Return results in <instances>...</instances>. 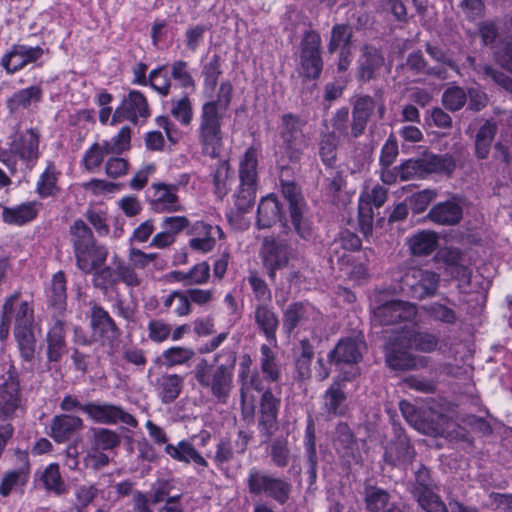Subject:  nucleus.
I'll list each match as a JSON object with an SVG mask.
<instances>
[{
    "label": "nucleus",
    "instance_id": "nucleus-3",
    "mask_svg": "<svg viewBox=\"0 0 512 512\" xmlns=\"http://www.w3.org/2000/svg\"><path fill=\"white\" fill-rule=\"evenodd\" d=\"M71 242L74 248L77 267L85 274L102 267L107 259L105 246L98 245L91 229L82 220L70 227Z\"/></svg>",
    "mask_w": 512,
    "mask_h": 512
},
{
    "label": "nucleus",
    "instance_id": "nucleus-34",
    "mask_svg": "<svg viewBox=\"0 0 512 512\" xmlns=\"http://www.w3.org/2000/svg\"><path fill=\"white\" fill-rule=\"evenodd\" d=\"M184 386V377L178 374H163L157 380L159 395L163 402L174 401L181 393Z\"/></svg>",
    "mask_w": 512,
    "mask_h": 512
},
{
    "label": "nucleus",
    "instance_id": "nucleus-47",
    "mask_svg": "<svg viewBox=\"0 0 512 512\" xmlns=\"http://www.w3.org/2000/svg\"><path fill=\"white\" fill-rule=\"evenodd\" d=\"M12 316H14L15 322L14 331L30 329L33 327V308L28 301H21L19 298L17 304L13 307Z\"/></svg>",
    "mask_w": 512,
    "mask_h": 512
},
{
    "label": "nucleus",
    "instance_id": "nucleus-62",
    "mask_svg": "<svg viewBox=\"0 0 512 512\" xmlns=\"http://www.w3.org/2000/svg\"><path fill=\"white\" fill-rule=\"evenodd\" d=\"M131 130L129 127L124 126L120 129L118 134L111 140V142L104 141L105 149L113 154H120L127 150L130 146Z\"/></svg>",
    "mask_w": 512,
    "mask_h": 512
},
{
    "label": "nucleus",
    "instance_id": "nucleus-13",
    "mask_svg": "<svg viewBox=\"0 0 512 512\" xmlns=\"http://www.w3.org/2000/svg\"><path fill=\"white\" fill-rule=\"evenodd\" d=\"M416 315V305L401 300H392L373 310V321L379 325H392L397 322L412 323Z\"/></svg>",
    "mask_w": 512,
    "mask_h": 512
},
{
    "label": "nucleus",
    "instance_id": "nucleus-53",
    "mask_svg": "<svg viewBox=\"0 0 512 512\" xmlns=\"http://www.w3.org/2000/svg\"><path fill=\"white\" fill-rule=\"evenodd\" d=\"M93 443L96 450L113 449L120 443V437L116 432L105 428L93 429Z\"/></svg>",
    "mask_w": 512,
    "mask_h": 512
},
{
    "label": "nucleus",
    "instance_id": "nucleus-15",
    "mask_svg": "<svg viewBox=\"0 0 512 512\" xmlns=\"http://www.w3.org/2000/svg\"><path fill=\"white\" fill-rule=\"evenodd\" d=\"M252 359L249 355H244L239 364L238 378L240 382V396L243 414L253 415L254 396L249 394L250 389L256 391L262 390V380L257 371L251 370Z\"/></svg>",
    "mask_w": 512,
    "mask_h": 512
},
{
    "label": "nucleus",
    "instance_id": "nucleus-45",
    "mask_svg": "<svg viewBox=\"0 0 512 512\" xmlns=\"http://www.w3.org/2000/svg\"><path fill=\"white\" fill-rule=\"evenodd\" d=\"M28 481V468L8 471L0 483V494L8 496L14 489L24 486Z\"/></svg>",
    "mask_w": 512,
    "mask_h": 512
},
{
    "label": "nucleus",
    "instance_id": "nucleus-46",
    "mask_svg": "<svg viewBox=\"0 0 512 512\" xmlns=\"http://www.w3.org/2000/svg\"><path fill=\"white\" fill-rule=\"evenodd\" d=\"M59 173L53 164H49L45 171L41 174L36 191L42 197H49L58 191L57 181Z\"/></svg>",
    "mask_w": 512,
    "mask_h": 512
},
{
    "label": "nucleus",
    "instance_id": "nucleus-18",
    "mask_svg": "<svg viewBox=\"0 0 512 512\" xmlns=\"http://www.w3.org/2000/svg\"><path fill=\"white\" fill-rule=\"evenodd\" d=\"M462 217V203L455 197L434 205L428 213V218L439 225H455L461 221Z\"/></svg>",
    "mask_w": 512,
    "mask_h": 512
},
{
    "label": "nucleus",
    "instance_id": "nucleus-2",
    "mask_svg": "<svg viewBox=\"0 0 512 512\" xmlns=\"http://www.w3.org/2000/svg\"><path fill=\"white\" fill-rule=\"evenodd\" d=\"M40 137L36 128L15 130L0 147V161L13 173L32 169L40 156Z\"/></svg>",
    "mask_w": 512,
    "mask_h": 512
},
{
    "label": "nucleus",
    "instance_id": "nucleus-57",
    "mask_svg": "<svg viewBox=\"0 0 512 512\" xmlns=\"http://www.w3.org/2000/svg\"><path fill=\"white\" fill-rule=\"evenodd\" d=\"M149 83L160 95L167 96L169 94L171 81L164 66L150 72Z\"/></svg>",
    "mask_w": 512,
    "mask_h": 512
},
{
    "label": "nucleus",
    "instance_id": "nucleus-17",
    "mask_svg": "<svg viewBox=\"0 0 512 512\" xmlns=\"http://www.w3.org/2000/svg\"><path fill=\"white\" fill-rule=\"evenodd\" d=\"M44 51L41 47H31L15 44L3 55L1 65L8 73H14L42 57Z\"/></svg>",
    "mask_w": 512,
    "mask_h": 512
},
{
    "label": "nucleus",
    "instance_id": "nucleus-31",
    "mask_svg": "<svg viewBox=\"0 0 512 512\" xmlns=\"http://www.w3.org/2000/svg\"><path fill=\"white\" fill-rule=\"evenodd\" d=\"M196 353L193 348L187 346H170L163 350L156 360L166 368L189 365Z\"/></svg>",
    "mask_w": 512,
    "mask_h": 512
},
{
    "label": "nucleus",
    "instance_id": "nucleus-40",
    "mask_svg": "<svg viewBox=\"0 0 512 512\" xmlns=\"http://www.w3.org/2000/svg\"><path fill=\"white\" fill-rule=\"evenodd\" d=\"M496 132V123L489 120L485 121L480 127L475 137V155L477 158L486 159L488 157Z\"/></svg>",
    "mask_w": 512,
    "mask_h": 512
},
{
    "label": "nucleus",
    "instance_id": "nucleus-16",
    "mask_svg": "<svg viewBox=\"0 0 512 512\" xmlns=\"http://www.w3.org/2000/svg\"><path fill=\"white\" fill-rule=\"evenodd\" d=\"M150 116V109L146 97L139 91L133 90L122 100L114 111L110 124L116 125L123 120L137 123L139 118L146 119Z\"/></svg>",
    "mask_w": 512,
    "mask_h": 512
},
{
    "label": "nucleus",
    "instance_id": "nucleus-50",
    "mask_svg": "<svg viewBox=\"0 0 512 512\" xmlns=\"http://www.w3.org/2000/svg\"><path fill=\"white\" fill-rule=\"evenodd\" d=\"M22 358L30 362L35 355L36 340L32 328L14 331Z\"/></svg>",
    "mask_w": 512,
    "mask_h": 512
},
{
    "label": "nucleus",
    "instance_id": "nucleus-56",
    "mask_svg": "<svg viewBox=\"0 0 512 512\" xmlns=\"http://www.w3.org/2000/svg\"><path fill=\"white\" fill-rule=\"evenodd\" d=\"M291 223L296 233L303 239H310L313 236V228L306 216V208L290 212Z\"/></svg>",
    "mask_w": 512,
    "mask_h": 512
},
{
    "label": "nucleus",
    "instance_id": "nucleus-49",
    "mask_svg": "<svg viewBox=\"0 0 512 512\" xmlns=\"http://www.w3.org/2000/svg\"><path fill=\"white\" fill-rule=\"evenodd\" d=\"M48 298L52 306L59 310L64 308L66 303V280L62 272H58L53 276Z\"/></svg>",
    "mask_w": 512,
    "mask_h": 512
},
{
    "label": "nucleus",
    "instance_id": "nucleus-33",
    "mask_svg": "<svg viewBox=\"0 0 512 512\" xmlns=\"http://www.w3.org/2000/svg\"><path fill=\"white\" fill-rule=\"evenodd\" d=\"M438 236L433 231H420L408 239L411 253L415 256L431 254L437 247Z\"/></svg>",
    "mask_w": 512,
    "mask_h": 512
},
{
    "label": "nucleus",
    "instance_id": "nucleus-60",
    "mask_svg": "<svg viewBox=\"0 0 512 512\" xmlns=\"http://www.w3.org/2000/svg\"><path fill=\"white\" fill-rule=\"evenodd\" d=\"M171 114L184 125H188L191 122L193 112L188 96L172 101Z\"/></svg>",
    "mask_w": 512,
    "mask_h": 512
},
{
    "label": "nucleus",
    "instance_id": "nucleus-29",
    "mask_svg": "<svg viewBox=\"0 0 512 512\" xmlns=\"http://www.w3.org/2000/svg\"><path fill=\"white\" fill-rule=\"evenodd\" d=\"M91 326L94 334L102 338L113 340L118 335L115 322L109 316L108 312L98 305L92 307Z\"/></svg>",
    "mask_w": 512,
    "mask_h": 512
},
{
    "label": "nucleus",
    "instance_id": "nucleus-1",
    "mask_svg": "<svg viewBox=\"0 0 512 512\" xmlns=\"http://www.w3.org/2000/svg\"><path fill=\"white\" fill-rule=\"evenodd\" d=\"M438 345V338L430 333L415 332L405 324L397 335L390 339L385 347L386 362L394 370H409L416 367V359L410 349L431 352Z\"/></svg>",
    "mask_w": 512,
    "mask_h": 512
},
{
    "label": "nucleus",
    "instance_id": "nucleus-8",
    "mask_svg": "<svg viewBox=\"0 0 512 512\" xmlns=\"http://www.w3.org/2000/svg\"><path fill=\"white\" fill-rule=\"evenodd\" d=\"M440 281L436 272L410 268L401 279V288L413 298L423 299L435 295Z\"/></svg>",
    "mask_w": 512,
    "mask_h": 512
},
{
    "label": "nucleus",
    "instance_id": "nucleus-9",
    "mask_svg": "<svg viewBox=\"0 0 512 512\" xmlns=\"http://www.w3.org/2000/svg\"><path fill=\"white\" fill-rule=\"evenodd\" d=\"M400 409L407 422L423 434L450 436L455 426L453 421L443 415H433L430 420L423 419L407 402H401Z\"/></svg>",
    "mask_w": 512,
    "mask_h": 512
},
{
    "label": "nucleus",
    "instance_id": "nucleus-44",
    "mask_svg": "<svg viewBox=\"0 0 512 512\" xmlns=\"http://www.w3.org/2000/svg\"><path fill=\"white\" fill-rule=\"evenodd\" d=\"M421 162L423 170L428 173L451 174L456 167L454 158L449 154L428 155Z\"/></svg>",
    "mask_w": 512,
    "mask_h": 512
},
{
    "label": "nucleus",
    "instance_id": "nucleus-11",
    "mask_svg": "<svg viewBox=\"0 0 512 512\" xmlns=\"http://www.w3.org/2000/svg\"><path fill=\"white\" fill-rule=\"evenodd\" d=\"M81 410L96 423L113 425L121 422L130 427H137L138 421L122 407L110 403L89 402Z\"/></svg>",
    "mask_w": 512,
    "mask_h": 512
},
{
    "label": "nucleus",
    "instance_id": "nucleus-10",
    "mask_svg": "<svg viewBox=\"0 0 512 512\" xmlns=\"http://www.w3.org/2000/svg\"><path fill=\"white\" fill-rule=\"evenodd\" d=\"M305 125V120L291 113L281 117L280 136L292 161L299 159L300 151L306 146Z\"/></svg>",
    "mask_w": 512,
    "mask_h": 512
},
{
    "label": "nucleus",
    "instance_id": "nucleus-36",
    "mask_svg": "<svg viewBox=\"0 0 512 512\" xmlns=\"http://www.w3.org/2000/svg\"><path fill=\"white\" fill-rule=\"evenodd\" d=\"M383 61L382 55L376 48L365 46L360 60L359 77L365 81L372 79L383 65Z\"/></svg>",
    "mask_w": 512,
    "mask_h": 512
},
{
    "label": "nucleus",
    "instance_id": "nucleus-21",
    "mask_svg": "<svg viewBox=\"0 0 512 512\" xmlns=\"http://www.w3.org/2000/svg\"><path fill=\"white\" fill-rule=\"evenodd\" d=\"M254 320L270 344L277 348L276 332L279 326L278 315L266 304H258L254 311Z\"/></svg>",
    "mask_w": 512,
    "mask_h": 512
},
{
    "label": "nucleus",
    "instance_id": "nucleus-19",
    "mask_svg": "<svg viewBox=\"0 0 512 512\" xmlns=\"http://www.w3.org/2000/svg\"><path fill=\"white\" fill-rule=\"evenodd\" d=\"M365 343L360 338H347L339 341L329 353V358L336 364H356L362 358Z\"/></svg>",
    "mask_w": 512,
    "mask_h": 512
},
{
    "label": "nucleus",
    "instance_id": "nucleus-58",
    "mask_svg": "<svg viewBox=\"0 0 512 512\" xmlns=\"http://www.w3.org/2000/svg\"><path fill=\"white\" fill-rule=\"evenodd\" d=\"M105 143H95L85 153L83 162L88 170H94L102 163L104 156L111 152L105 149Z\"/></svg>",
    "mask_w": 512,
    "mask_h": 512
},
{
    "label": "nucleus",
    "instance_id": "nucleus-23",
    "mask_svg": "<svg viewBox=\"0 0 512 512\" xmlns=\"http://www.w3.org/2000/svg\"><path fill=\"white\" fill-rule=\"evenodd\" d=\"M261 254L263 263L271 277H274L277 269L285 267L288 263L287 247L277 244L274 240L266 239L264 241Z\"/></svg>",
    "mask_w": 512,
    "mask_h": 512
},
{
    "label": "nucleus",
    "instance_id": "nucleus-6",
    "mask_svg": "<svg viewBox=\"0 0 512 512\" xmlns=\"http://www.w3.org/2000/svg\"><path fill=\"white\" fill-rule=\"evenodd\" d=\"M190 177L181 174L174 183L153 182L149 188L148 204L152 211L159 214H172L185 211L178 192L186 187Z\"/></svg>",
    "mask_w": 512,
    "mask_h": 512
},
{
    "label": "nucleus",
    "instance_id": "nucleus-35",
    "mask_svg": "<svg viewBox=\"0 0 512 512\" xmlns=\"http://www.w3.org/2000/svg\"><path fill=\"white\" fill-rule=\"evenodd\" d=\"M42 97V90L39 86H31L15 92L7 101L11 112H18L29 108L32 104L38 103Z\"/></svg>",
    "mask_w": 512,
    "mask_h": 512
},
{
    "label": "nucleus",
    "instance_id": "nucleus-59",
    "mask_svg": "<svg viewBox=\"0 0 512 512\" xmlns=\"http://www.w3.org/2000/svg\"><path fill=\"white\" fill-rule=\"evenodd\" d=\"M359 224L361 232L367 237L372 234L374 214L372 205L360 197L358 206Z\"/></svg>",
    "mask_w": 512,
    "mask_h": 512
},
{
    "label": "nucleus",
    "instance_id": "nucleus-63",
    "mask_svg": "<svg viewBox=\"0 0 512 512\" xmlns=\"http://www.w3.org/2000/svg\"><path fill=\"white\" fill-rule=\"evenodd\" d=\"M442 102L447 109L457 111L466 103V94L462 88L452 87L444 92Z\"/></svg>",
    "mask_w": 512,
    "mask_h": 512
},
{
    "label": "nucleus",
    "instance_id": "nucleus-14",
    "mask_svg": "<svg viewBox=\"0 0 512 512\" xmlns=\"http://www.w3.org/2000/svg\"><path fill=\"white\" fill-rule=\"evenodd\" d=\"M321 37L315 31H307L301 41V73L315 79L322 71V59L320 56Z\"/></svg>",
    "mask_w": 512,
    "mask_h": 512
},
{
    "label": "nucleus",
    "instance_id": "nucleus-64",
    "mask_svg": "<svg viewBox=\"0 0 512 512\" xmlns=\"http://www.w3.org/2000/svg\"><path fill=\"white\" fill-rule=\"evenodd\" d=\"M171 76L184 88H194L195 82L188 71V64L183 60L175 61L171 65Z\"/></svg>",
    "mask_w": 512,
    "mask_h": 512
},
{
    "label": "nucleus",
    "instance_id": "nucleus-26",
    "mask_svg": "<svg viewBox=\"0 0 512 512\" xmlns=\"http://www.w3.org/2000/svg\"><path fill=\"white\" fill-rule=\"evenodd\" d=\"M47 357L50 362H58L67 352L64 323L57 320L47 333Z\"/></svg>",
    "mask_w": 512,
    "mask_h": 512
},
{
    "label": "nucleus",
    "instance_id": "nucleus-7",
    "mask_svg": "<svg viewBox=\"0 0 512 512\" xmlns=\"http://www.w3.org/2000/svg\"><path fill=\"white\" fill-rule=\"evenodd\" d=\"M222 118V114L215 111L213 104H203L197 137L202 154L210 158L218 157L223 146Z\"/></svg>",
    "mask_w": 512,
    "mask_h": 512
},
{
    "label": "nucleus",
    "instance_id": "nucleus-4",
    "mask_svg": "<svg viewBox=\"0 0 512 512\" xmlns=\"http://www.w3.org/2000/svg\"><path fill=\"white\" fill-rule=\"evenodd\" d=\"M193 373L199 386L207 389L218 402L225 404L228 401L233 388V364L213 366L201 359Z\"/></svg>",
    "mask_w": 512,
    "mask_h": 512
},
{
    "label": "nucleus",
    "instance_id": "nucleus-22",
    "mask_svg": "<svg viewBox=\"0 0 512 512\" xmlns=\"http://www.w3.org/2000/svg\"><path fill=\"white\" fill-rule=\"evenodd\" d=\"M83 428V421L77 416L62 414L55 416L50 425V436L59 443L69 440Z\"/></svg>",
    "mask_w": 512,
    "mask_h": 512
},
{
    "label": "nucleus",
    "instance_id": "nucleus-52",
    "mask_svg": "<svg viewBox=\"0 0 512 512\" xmlns=\"http://www.w3.org/2000/svg\"><path fill=\"white\" fill-rule=\"evenodd\" d=\"M19 296H21L20 292H14L12 295L7 297L2 306V316L0 321V339L5 340L10 331V323L12 320V312L14 305L17 304Z\"/></svg>",
    "mask_w": 512,
    "mask_h": 512
},
{
    "label": "nucleus",
    "instance_id": "nucleus-55",
    "mask_svg": "<svg viewBox=\"0 0 512 512\" xmlns=\"http://www.w3.org/2000/svg\"><path fill=\"white\" fill-rule=\"evenodd\" d=\"M351 28L344 24L335 25L331 32V39L328 45L329 52L333 53L341 48L345 50L351 39Z\"/></svg>",
    "mask_w": 512,
    "mask_h": 512
},
{
    "label": "nucleus",
    "instance_id": "nucleus-5",
    "mask_svg": "<svg viewBox=\"0 0 512 512\" xmlns=\"http://www.w3.org/2000/svg\"><path fill=\"white\" fill-rule=\"evenodd\" d=\"M245 484L250 495L266 497L284 505L290 498L292 484L264 469L252 467L248 470Z\"/></svg>",
    "mask_w": 512,
    "mask_h": 512
},
{
    "label": "nucleus",
    "instance_id": "nucleus-28",
    "mask_svg": "<svg viewBox=\"0 0 512 512\" xmlns=\"http://www.w3.org/2000/svg\"><path fill=\"white\" fill-rule=\"evenodd\" d=\"M41 204L36 201L23 203L14 208L4 207L2 212L3 221L13 225H23L36 218Z\"/></svg>",
    "mask_w": 512,
    "mask_h": 512
},
{
    "label": "nucleus",
    "instance_id": "nucleus-30",
    "mask_svg": "<svg viewBox=\"0 0 512 512\" xmlns=\"http://www.w3.org/2000/svg\"><path fill=\"white\" fill-rule=\"evenodd\" d=\"M20 407L19 384L9 379L0 386V415L9 417Z\"/></svg>",
    "mask_w": 512,
    "mask_h": 512
},
{
    "label": "nucleus",
    "instance_id": "nucleus-27",
    "mask_svg": "<svg viewBox=\"0 0 512 512\" xmlns=\"http://www.w3.org/2000/svg\"><path fill=\"white\" fill-rule=\"evenodd\" d=\"M436 259L446 265L447 271L452 277L468 280L469 269L462 263V253L455 248H443L437 252Z\"/></svg>",
    "mask_w": 512,
    "mask_h": 512
},
{
    "label": "nucleus",
    "instance_id": "nucleus-25",
    "mask_svg": "<svg viewBox=\"0 0 512 512\" xmlns=\"http://www.w3.org/2000/svg\"><path fill=\"white\" fill-rule=\"evenodd\" d=\"M165 452L173 460L189 464H194L206 468L208 466L205 458L195 449L191 442L187 440H181L177 444H167L165 446Z\"/></svg>",
    "mask_w": 512,
    "mask_h": 512
},
{
    "label": "nucleus",
    "instance_id": "nucleus-41",
    "mask_svg": "<svg viewBox=\"0 0 512 512\" xmlns=\"http://www.w3.org/2000/svg\"><path fill=\"white\" fill-rule=\"evenodd\" d=\"M114 273L116 278H112V270L110 268H104L99 275L105 278L107 276H111V279L109 280V283L111 284H115L116 282H123L129 287H137L142 282V279L136 273L135 268L125 263L118 264Z\"/></svg>",
    "mask_w": 512,
    "mask_h": 512
},
{
    "label": "nucleus",
    "instance_id": "nucleus-32",
    "mask_svg": "<svg viewBox=\"0 0 512 512\" xmlns=\"http://www.w3.org/2000/svg\"><path fill=\"white\" fill-rule=\"evenodd\" d=\"M171 277L185 286L203 285L210 279V266L207 262H200L188 271H173Z\"/></svg>",
    "mask_w": 512,
    "mask_h": 512
},
{
    "label": "nucleus",
    "instance_id": "nucleus-43",
    "mask_svg": "<svg viewBox=\"0 0 512 512\" xmlns=\"http://www.w3.org/2000/svg\"><path fill=\"white\" fill-rule=\"evenodd\" d=\"M414 494L419 505L426 512H448V509L441 498L427 486H416Z\"/></svg>",
    "mask_w": 512,
    "mask_h": 512
},
{
    "label": "nucleus",
    "instance_id": "nucleus-39",
    "mask_svg": "<svg viewBox=\"0 0 512 512\" xmlns=\"http://www.w3.org/2000/svg\"><path fill=\"white\" fill-rule=\"evenodd\" d=\"M312 310V307L300 302L290 304L283 313V330L290 334L308 318Z\"/></svg>",
    "mask_w": 512,
    "mask_h": 512
},
{
    "label": "nucleus",
    "instance_id": "nucleus-37",
    "mask_svg": "<svg viewBox=\"0 0 512 512\" xmlns=\"http://www.w3.org/2000/svg\"><path fill=\"white\" fill-rule=\"evenodd\" d=\"M281 219V209L275 196H267L258 206V225L267 228Z\"/></svg>",
    "mask_w": 512,
    "mask_h": 512
},
{
    "label": "nucleus",
    "instance_id": "nucleus-12",
    "mask_svg": "<svg viewBox=\"0 0 512 512\" xmlns=\"http://www.w3.org/2000/svg\"><path fill=\"white\" fill-rule=\"evenodd\" d=\"M358 368H353L350 377L345 376L343 379H336L322 396V415L326 419L342 416L347 411V396L345 393V384L347 380L358 375Z\"/></svg>",
    "mask_w": 512,
    "mask_h": 512
},
{
    "label": "nucleus",
    "instance_id": "nucleus-61",
    "mask_svg": "<svg viewBox=\"0 0 512 512\" xmlns=\"http://www.w3.org/2000/svg\"><path fill=\"white\" fill-rule=\"evenodd\" d=\"M282 193L285 199L289 202V210L305 209L306 204L300 193L299 188L293 182H284L282 184Z\"/></svg>",
    "mask_w": 512,
    "mask_h": 512
},
{
    "label": "nucleus",
    "instance_id": "nucleus-24",
    "mask_svg": "<svg viewBox=\"0 0 512 512\" xmlns=\"http://www.w3.org/2000/svg\"><path fill=\"white\" fill-rule=\"evenodd\" d=\"M258 150L249 147L239 160V178L240 185L246 186L250 191L252 187L256 188L258 179Z\"/></svg>",
    "mask_w": 512,
    "mask_h": 512
},
{
    "label": "nucleus",
    "instance_id": "nucleus-38",
    "mask_svg": "<svg viewBox=\"0 0 512 512\" xmlns=\"http://www.w3.org/2000/svg\"><path fill=\"white\" fill-rule=\"evenodd\" d=\"M260 367L266 380L276 382L280 378L281 368L277 360V353L269 345L260 347Z\"/></svg>",
    "mask_w": 512,
    "mask_h": 512
},
{
    "label": "nucleus",
    "instance_id": "nucleus-42",
    "mask_svg": "<svg viewBox=\"0 0 512 512\" xmlns=\"http://www.w3.org/2000/svg\"><path fill=\"white\" fill-rule=\"evenodd\" d=\"M387 461L393 465L410 463L414 457V450L406 438L398 440L387 447L385 452Z\"/></svg>",
    "mask_w": 512,
    "mask_h": 512
},
{
    "label": "nucleus",
    "instance_id": "nucleus-20",
    "mask_svg": "<svg viewBox=\"0 0 512 512\" xmlns=\"http://www.w3.org/2000/svg\"><path fill=\"white\" fill-rule=\"evenodd\" d=\"M280 398L266 390L260 401L259 427L267 436L272 435L277 426V415L280 406Z\"/></svg>",
    "mask_w": 512,
    "mask_h": 512
},
{
    "label": "nucleus",
    "instance_id": "nucleus-51",
    "mask_svg": "<svg viewBox=\"0 0 512 512\" xmlns=\"http://www.w3.org/2000/svg\"><path fill=\"white\" fill-rule=\"evenodd\" d=\"M389 501L388 493L378 487L369 486L365 489V504L370 512H380Z\"/></svg>",
    "mask_w": 512,
    "mask_h": 512
},
{
    "label": "nucleus",
    "instance_id": "nucleus-54",
    "mask_svg": "<svg viewBox=\"0 0 512 512\" xmlns=\"http://www.w3.org/2000/svg\"><path fill=\"white\" fill-rule=\"evenodd\" d=\"M41 479L46 489L58 495L65 492V484L61 478L58 465L50 464L43 472Z\"/></svg>",
    "mask_w": 512,
    "mask_h": 512
},
{
    "label": "nucleus",
    "instance_id": "nucleus-48",
    "mask_svg": "<svg viewBox=\"0 0 512 512\" xmlns=\"http://www.w3.org/2000/svg\"><path fill=\"white\" fill-rule=\"evenodd\" d=\"M163 305L167 309L174 306L173 312L179 317L188 316L192 311L186 291H172L163 300Z\"/></svg>",
    "mask_w": 512,
    "mask_h": 512
}]
</instances>
